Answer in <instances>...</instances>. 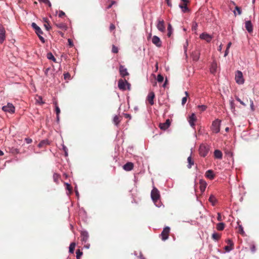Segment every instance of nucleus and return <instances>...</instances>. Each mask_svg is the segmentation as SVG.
<instances>
[{"instance_id": "nucleus-46", "label": "nucleus", "mask_w": 259, "mask_h": 259, "mask_svg": "<svg viewBox=\"0 0 259 259\" xmlns=\"http://www.w3.org/2000/svg\"><path fill=\"white\" fill-rule=\"evenodd\" d=\"M188 46V41L186 40L185 44L184 45V53L186 57H187V50Z\"/></svg>"}, {"instance_id": "nucleus-50", "label": "nucleus", "mask_w": 259, "mask_h": 259, "mask_svg": "<svg viewBox=\"0 0 259 259\" xmlns=\"http://www.w3.org/2000/svg\"><path fill=\"white\" fill-rule=\"evenodd\" d=\"M236 100L239 102L241 104L243 105L244 106H246V104L237 96L235 97Z\"/></svg>"}, {"instance_id": "nucleus-14", "label": "nucleus", "mask_w": 259, "mask_h": 259, "mask_svg": "<svg viewBox=\"0 0 259 259\" xmlns=\"http://www.w3.org/2000/svg\"><path fill=\"white\" fill-rule=\"evenodd\" d=\"M170 124V120L169 119H167L165 122L160 123L159 127L161 130H166L169 127Z\"/></svg>"}, {"instance_id": "nucleus-15", "label": "nucleus", "mask_w": 259, "mask_h": 259, "mask_svg": "<svg viewBox=\"0 0 259 259\" xmlns=\"http://www.w3.org/2000/svg\"><path fill=\"white\" fill-rule=\"evenodd\" d=\"M196 117L195 113H193L189 118V123L190 126L192 127H194L195 126V121H196Z\"/></svg>"}, {"instance_id": "nucleus-8", "label": "nucleus", "mask_w": 259, "mask_h": 259, "mask_svg": "<svg viewBox=\"0 0 259 259\" xmlns=\"http://www.w3.org/2000/svg\"><path fill=\"white\" fill-rule=\"evenodd\" d=\"M157 21V23L156 24V27L157 29L161 32H165V27L163 20L161 19L160 18H158Z\"/></svg>"}, {"instance_id": "nucleus-42", "label": "nucleus", "mask_w": 259, "mask_h": 259, "mask_svg": "<svg viewBox=\"0 0 259 259\" xmlns=\"http://www.w3.org/2000/svg\"><path fill=\"white\" fill-rule=\"evenodd\" d=\"M185 93L186 94V96L183 97L182 100V104L183 105H184L186 103L187 100V96H188V93L186 91Z\"/></svg>"}, {"instance_id": "nucleus-61", "label": "nucleus", "mask_w": 259, "mask_h": 259, "mask_svg": "<svg viewBox=\"0 0 259 259\" xmlns=\"http://www.w3.org/2000/svg\"><path fill=\"white\" fill-rule=\"evenodd\" d=\"M227 243H228L229 245H230L231 246H233L234 243H233V242L232 241V240H231L230 239H228V240H227Z\"/></svg>"}, {"instance_id": "nucleus-33", "label": "nucleus", "mask_w": 259, "mask_h": 259, "mask_svg": "<svg viewBox=\"0 0 259 259\" xmlns=\"http://www.w3.org/2000/svg\"><path fill=\"white\" fill-rule=\"evenodd\" d=\"M53 103L55 105V112H56V115H59L60 113V108L59 107V106L57 105V101H54L53 102Z\"/></svg>"}, {"instance_id": "nucleus-45", "label": "nucleus", "mask_w": 259, "mask_h": 259, "mask_svg": "<svg viewBox=\"0 0 259 259\" xmlns=\"http://www.w3.org/2000/svg\"><path fill=\"white\" fill-rule=\"evenodd\" d=\"M163 76L160 74H159L157 76V80L158 82H162L163 81Z\"/></svg>"}, {"instance_id": "nucleus-47", "label": "nucleus", "mask_w": 259, "mask_h": 259, "mask_svg": "<svg viewBox=\"0 0 259 259\" xmlns=\"http://www.w3.org/2000/svg\"><path fill=\"white\" fill-rule=\"evenodd\" d=\"M197 108L200 109L202 111H204L206 110L207 106L204 105H198Z\"/></svg>"}, {"instance_id": "nucleus-55", "label": "nucleus", "mask_w": 259, "mask_h": 259, "mask_svg": "<svg viewBox=\"0 0 259 259\" xmlns=\"http://www.w3.org/2000/svg\"><path fill=\"white\" fill-rule=\"evenodd\" d=\"M37 102L40 104L44 103V102L42 101V99L41 96L38 97V99L37 100Z\"/></svg>"}, {"instance_id": "nucleus-19", "label": "nucleus", "mask_w": 259, "mask_h": 259, "mask_svg": "<svg viewBox=\"0 0 259 259\" xmlns=\"http://www.w3.org/2000/svg\"><path fill=\"white\" fill-rule=\"evenodd\" d=\"M134 167V164L132 162H128L125 163L123 166V168L126 171H130L133 169Z\"/></svg>"}, {"instance_id": "nucleus-36", "label": "nucleus", "mask_w": 259, "mask_h": 259, "mask_svg": "<svg viewBox=\"0 0 259 259\" xmlns=\"http://www.w3.org/2000/svg\"><path fill=\"white\" fill-rule=\"evenodd\" d=\"M237 223L238 224V229H239L238 232H239V233H240L242 235L244 236L245 235V232L243 230V228L242 226L241 225H239L238 222H237Z\"/></svg>"}, {"instance_id": "nucleus-38", "label": "nucleus", "mask_w": 259, "mask_h": 259, "mask_svg": "<svg viewBox=\"0 0 259 259\" xmlns=\"http://www.w3.org/2000/svg\"><path fill=\"white\" fill-rule=\"evenodd\" d=\"M229 103H230V108H231V110L232 111H234L235 106L234 100L233 99L230 100L229 101Z\"/></svg>"}, {"instance_id": "nucleus-9", "label": "nucleus", "mask_w": 259, "mask_h": 259, "mask_svg": "<svg viewBox=\"0 0 259 259\" xmlns=\"http://www.w3.org/2000/svg\"><path fill=\"white\" fill-rule=\"evenodd\" d=\"M81 241L84 243H86L89 238V232L85 230H82L80 231Z\"/></svg>"}, {"instance_id": "nucleus-39", "label": "nucleus", "mask_w": 259, "mask_h": 259, "mask_svg": "<svg viewBox=\"0 0 259 259\" xmlns=\"http://www.w3.org/2000/svg\"><path fill=\"white\" fill-rule=\"evenodd\" d=\"M40 3H43L46 5H48L49 7H51L52 5L49 0H38Z\"/></svg>"}, {"instance_id": "nucleus-44", "label": "nucleus", "mask_w": 259, "mask_h": 259, "mask_svg": "<svg viewBox=\"0 0 259 259\" xmlns=\"http://www.w3.org/2000/svg\"><path fill=\"white\" fill-rule=\"evenodd\" d=\"M225 154L228 156V157L232 158L233 157V152L229 150H225Z\"/></svg>"}, {"instance_id": "nucleus-43", "label": "nucleus", "mask_w": 259, "mask_h": 259, "mask_svg": "<svg viewBox=\"0 0 259 259\" xmlns=\"http://www.w3.org/2000/svg\"><path fill=\"white\" fill-rule=\"evenodd\" d=\"M225 250L226 252H230L231 250L233 249V246H231L230 245L225 246L224 247Z\"/></svg>"}, {"instance_id": "nucleus-58", "label": "nucleus", "mask_w": 259, "mask_h": 259, "mask_svg": "<svg viewBox=\"0 0 259 259\" xmlns=\"http://www.w3.org/2000/svg\"><path fill=\"white\" fill-rule=\"evenodd\" d=\"M68 45L70 47L73 46V43L71 39H70V38L68 39Z\"/></svg>"}, {"instance_id": "nucleus-49", "label": "nucleus", "mask_w": 259, "mask_h": 259, "mask_svg": "<svg viewBox=\"0 0 259 259\" xmlns=\"http://www.w3.org/2000/svg\"><path fill=\"white\" fill-rule=\"evenodd\" d=\"M62 149H63V150L64 151V152L65 153V157H67L68 155V149L64 144L62 145Z\"/></svg>"}, {"instance_id": "nucleus-1", "label": "nucleus", "mask_w": 259, "mask_h": 259, "mask_svg": "<svg viewBox=\"0 0 259 259\" xmlns=\"http://www.w3.org/2000/svg\"><path fill=\"white\" fill-rule=\"evenodd\" d=\"M151 198L156 207H160L161 206L162 203L159 201L160 198L159 191L155 187H154L151 191Z\"/></svg>"}, {"instance_id": "nucleus-26", "label": "nucleus", "mask_w": 259, "mask_h": 259, "mask_svg": "<svg viewBox=\"0 0 259 259\" xmlns=\"http://www.w3.org/2000/svg\"><path fill=\"white\" fill-rule=\"evenodd\" d=\"M113 122L116 126H117L118 125L119 123L120 122V120L119 119L118 116L115 115L114 116L113 119Z\"/></svg>"}, {"instance_id": "nucleus-13", "label": "nucleus", "mask_w": 259, "mask_h": 259, "mask_svg": "<svg viewBox=\"0 0 259 259\" xmlns=\"http://www.w3.org/2000/svg\"><path fill=\"white\" fill-rule=\"evenodd\" d=\"M119 70L120 75L122 77H124L125 76L128 75V73L127 71V69L124 66L120 65L119 66Z\"/></svg>"}, {"instance_id": "nucleus-6", "label": "nucleus", "mask_w": 259, "mask_h": 259, "mask_svg": "<svg viewBox=\"0 0 259 259\" xmlns=\"http://www.w3.org/2000/svg\"><path fill=\"white\" fill-rule=\"evenodd\" d=\"M2 109L6 112H9L10 113H13L15 112V108L14 105L10 103H8L7 105L2 107Z\"/></svg>"}, {"instance_id": "nucleus-63", "label": "nucleus", "mask_w": 259, "mask_h": 259, "mask_svg": "<svg viewBox=\"0 0 259 259\" xmlns=\"http://www.w3.org/2000/svg\"><path fill=\"white\" fill-rule=\"evenodd\" d=\"M124 117H125L126 118L131 119V118H132V116H131V115L130 114H128V113H124Z\"/></svg>"}, {"instance_id": "nucleus-7", "label": "nucleus", "mask_w": 259, "mask_h": 259, "mask_svg": "<svg viewBox=\"0 0 259 259\" xmlns=\"http://www.w3.org/2000/svg\"><path fill=\"white\" fill-rule=\"evenodd\" d=\"M170 232V228L169 227H165L163 228L160 236H161V239L163 241H165L168 239L169 236V233Z\"/></svg>"}, {"instance_id": "nucleus-21", "label": "nucleus", "mask_w": 259, "mask_h": 259, "mask_svg": "<svg viewBox=\"0 0 259 259\" xmlns=\"http://www.w3.org/2000/svg\"><path fill=\"white\" fill-rule=\"evenodd\" d=\"M214 156L215 158L221 159L223 157V154L220 150H215L214 151Z\"/></svg>"}, {"instance_id": "nucleus-22", "label": "nucleus", "mask_w": 259, "mask_h": 259, "mask_svg": "<svg viewBox=\"0 0 259 259\" xmlns=\"http://www.w3.org/2000/svg\"><path fill=\"white\" fill-rule=\"evenodd\" d=\"M217 64L216 62H212L210 68V72L212 74L215 73L217 71Z\"/></svg>"}, {"instance_id": "nucleus-32", "label": "nucleus", "mask_w": 259, "mask_h": 259, "mask_svg": "<svg viewBox=\"0 0 259 259\" xmlns=\"http://www.w3.org/2000/svg\"><path fill=\"white\" fill-rule=\"evenodd\" d=\"M56 26L60 29L66 30L67 26L65 24L63 23H60L56 24Z\"/></svg>"}, {"instance_id": "nucleus-31", "label": "nucleus", "mask_w": 259, "mask_h": 259, "mask_svg": "<svg viewBox=\"0 0 259 259\" xmlns=\"http://www.w3.org/2000/svg\"><path fill=\"white\" fill-rule=\"evenodd\" d=\"M225 227V224L224 223L221 222L218 223L217 225V229L219 231L223 230Z\"/></svg>"}, {"instance_id": "nucleus-16", "label": "nucleus", "mask_w": 259, "mask_h": 259, "mask_svg": "<svg viewBox=\"0 0 259 259\" xmlns=\"http://www.w3.org/2000/svg\"><path fill=\"white\" fill-rule=\"evenodd\" d=\"M155 98V94L153 92H150L147 96V100L150 104L153 105L154 104V98Z\"/></svg>"}, {"instance_id": "nucleus-30", "label": "nucleus", "mask_w": 259, "mask_h": 259, "mask_svg": "<svg viewBox=\"0 0 259 259\" xmlns=\"http://www.w3.org/2000/svg\"><path fill=\"white\" fill-rule=\"evenodd\" d=\"M188 164L187 165V167L188 168H190L192 167V166L194 164V161L192 159L191 156H189L187 159Z\"/></svg>"}, {"instance_id": "nucleus-3", "label": "nucleus", "mask_w": 259, "mask_h": 259, "mask_svg": "<svg viewBox=\"0 0 259 259\" xmlns=\"http://www.w3.org/2000/svg\"><path fill=\"white\" fill-rule=\"evenodd\" d=\"M221 123V121L219 119H216L212 122L211 130L213 133L218 134L220 132Z\"/></svg>"}, {"instance_id": "nucleus-2", "label": "nucleus", "mask_w": 259, "mask_h": 259, "mask_svg": "<svg viewBox=\"0 0 259 259\" xmlns=\"http://www.w3.org/2000/svg\"><path fill=\"white\" fill-rule=\"evenodd\" d=\"M118 87L121 91H125L126 89L130 90L131 84L126 80L120 79L118 80Z\"/></svg>"}, {"instance_id": "nucleus-18", "label": "nucleus", "mask_w": 259, "mask_h": 259, "mask_svg": "<svg viewBox=\"0 0 259 259\" xmlns=\"http://www.w3.org/2000/svg\"><path fill=\"white\" fill-rule=\"evenodd\" d=\"M245 28L248 32H251L253 30L252 24L251 21H246L245 23Z\"/></svg>"}, {"instance_id": "nucleus-57", "label": "nucleus", "mask_w": 259, "mask_h": 259, "mask_svg": "<svg viewBox=\"0 0 259 259\" xmlns=\"http://www.w3.org/2000/svg\"><path fill=\"white\" fill-rule=\"evenodd\" d=\"M197 26H198V25L196 22L193 23V26H192V30H196L197 28Z\"/></svg>"}, {"instance_id": "nucleus-20", "label": "nucleus", "mask_w": 259, "mask_h": 259, "mask_svg": "<svg viewBox=\"0 0 259 259\" xmlns=\"http://www.w3.org/2000/svg\"><path fill=\"white\" fill-rule=\"evenodd\" d=\"M205 177L210 179V180H213L214 178V175L213 174V171L212 170L209 169L206 171Z\"/></svg>"}, {"instance_id": "nucleus-12", "label": "nucleus", "mask_w": 259, "mask_h": 259, "mask_svg": "<svg viewBox=\"0 0 259 259\" xmlns=\"http://www.w3.org/2000/svg\"><path fill=\"white\" fill-rule=\"evenodd\" d=\"M152 42L157 47H160L162 46V42L160 38L156 35H154L152 37Z\"/></svg>"}, {"instance_id": "nucleus-5", "label": "nucleus", "mask_w": 259, "mask_h": 259, "mask_svg": "<svg viewBox=\"0 0 259 259\" xmlns=\"http://www.w3.org/2000/svg\"><path fill=\"white\" fill-rule=\"evenodd\" d=\"M235 80L239 84H242L244 82L242 72L241 71L237 70L235 73Z\"/></svg>"}, {"instance_id": "nucleus-60", "label": "nucleus", "mask_w": 259, "mask_h": 259, "mask_svg": "<svg viewBox=\"0 0 259 259\" xmlns=\"http://www.w3.org/2000/svg\"><path fill=\"white\" fill-rule=\"evenodd\" d=\"M115 28V26H114V24H111L110 25L109 29H110V30L111 31H112V30H113Z\"/></svg>"}, {"instance_id": "nucleus-51", "label": "nucleus", "mask_w": 259, "mask_h": 259, "mask_svg": "<svg viewBox=\"0 0 259 259\" xmlns=\"http://www.w3.org/2000/svg\"><path fill=\"white\" fill-rule=\"evenodd\" d=\"M202 182H203L201 180L200 181V183L201 184V186L200 187V190H201V191H204L205 190V188H206V184L205 183L204 185L203 186L202 185Z\"/></svg>"}, {"instance_id": "nucleus-62", "label": "nucleus", "mask_w": 259, "mask_h": 259, "mask_svg": "<svg viewBox=\"0 0 259 259\" xmlns=\"http://www.w3.org/2000/svg\"><path fill=\"white\" fill-rule=\"evenodd\" d=\"M44 26L47 30H49L51 28V26L49 24H45Z\"/></svg>"}, {"instance_id": "nucleus-54", "label": "nucleus", "mask_w": 259, "mask_h": 259, "mask_svg": "<svg viewBox=\"0 0 259 259\" xmlns=\"http://www.w3.org/2000/svg\"><path fill=\"white\" fill-rule=\"evenodd\" d=\"M250 250H251V251L252 252V253H254L255 251H256V247H255V246L254 245H252L250 247Z\"/></svg>"}, {"instance_id": "nucleus-27", "label": "nucleus", "mask_w": 259, "mask_h": 259, "mask_svg": "<svg viewBox=\"0 0 259 259\" xmlns=\"http://www.w3.org/2000/svg\"><path fill=\"white\" fill-rule=\"evenodd\" d=\"M65 185L66 186V189L68 191V192H67V194L68 195L70 194L72 192V187L71 186V185L68 183H65Z\"/></svg>"}, {"instance_id": "nucleus-35", "label": "nucleus", "mask_w": 259, "mask_h": 259, "mask_svg": "<svg viewBox=\"0 0 259 259\" xmlns=\"http://www.w3.org/2000/svg\"><path fill=\"white\" fill-rule=\"evenodd\" d=\"M184 6H182V5H179V7L182 9L183 12L185 13L187 11H189V9L187 6V4H184Z\"/></svg>"}, {"instance_id": "nucleus-52", "label": "nucleus", "mask_w": 259, "mask_h": 259, "mask_svg": "<svg viewBox=\"0 0 259 259\" xmlns=\"http://www.w3.org/2000/svg\"><path fill=\"white\" fill-rule=\"evenodd\" d=\"M24 140H25V142L28 144L31 143L32 142V139L29 138H26Z\"/></svg>"}, {"instance_id": "nucleus-4", "label": "nucleus", "mask_w": 259, "mask_h": 259, "mask_svg": "<svg viewBox=\"0 0 259 259\" xmlns=\"http://www.w3.org/2000/svg\"><path fill=\"white\" fill-rule=\"evenodd\" d=\"M209 150V146L207 145L202 144L199 146V152L201 156L205 157L207 155Z\"/></svg>"}, {"instance_id": "nucleus-34", "label": "nucleus", "mask_w": 259, "mask_h": 259, "mask_svg": "<svg viewBox=\"0 0 259 259\" xmlns=\"http://www.w3.org/2000/svg\"><path fill=\"white\" fill-rule=\"evenodd\" d=\"M192 57L193 61H197L199 59V55L197 53L194 52V53H192Z\"/></svg>"}, {"instance_id": "nucleus-24", "label": "nucleus", "mask_w": 259, "mask_h": 259, "mask_svg": "<svg viewBox=\"0 0 259 259\" xmlns=\"http://www.w3.org/2000/svg\"><path fill=\"white\" fill-rule=\"evenodd\" d=\"M209 201L211 203V204L213 206H214L217 200L214 195H211L209 198Z\"/></svg>"}, {"instance_id": "nucleus-25", "label": "nucleus", "mask_w": 259, "mask_h": 259, "mask_svg": "<svg viewBox=\"0 0 259 259\" xmlns=\"http://www.w3.org/2000/svg\"><path fill=\"white\" fill-rule=\"evenodd\" d=\"M47 58L49 60H52L54 62H56V59L51 52L48 53L47 54Z\"/></svg>"}, {"instance_id": "nucleus-64", "label": "nucleus", "mask_w": 259, "mask_h": 259, "mask_svg": "<svg viewBox=\"0 0 259 259\" xmlns=\"http://www.w3.org/2000/svg\"><path fill=\"white\" fill-rule=\"evenodd\" d=\"M69 76H70V74L68 72L64 74V77L65 79L67 78Z\"/></svg>"}, {"instance_id": "nucleus-23", "label": "nucleus", "mask_w": 259, "mask_h": 259, "mask_svg": "<svg viewBox=\"0 0 259 259\" xmlns=\"http://www.w3.org/2000/svg\"><path fill=\"white\" fill-rule=\"evenodd\" d=\"M173 28L171 25L170 23L168 24L167 26V35L168 37H170L172 33Z\"/></svg>"}, {"instance_id": "nucleus-29", "label": "nucleus", "mask_w": 259, "mask_h": 259, "mask_svg": "<svg viewBox=\"0 0 259 259\" xmlns=\"http://www.w3.org/2000/svg\"><path fill=\"white\" fill-rule=\"evenodd\" d=\"M76 245L75 242H71L69 247V252L70 253H73L74 252V248Z\"/></svg>"}, {"instance_id": "nucleus-48", "label": "nucleus", "mask_w": 259, "mask_h": 259, "mask_svg": "<svg viewBox=\"0 0 259 259\" xmlns=\"http://www.w3.org/2000/svg\"><path fill=\"white\" fill-rule=\"evenodd\" d=\"M112 52L114 54H116L118 52V48L114 45H112Z\"/></svg>"}, {"instance_id": "nucleus-40", "label": "nucleus", "mask_w": 259, "mask_h": 259, "mask_svg": "<svg viewBox=\"0 0 259 259\" xmlns=\"http://www.w3.org/2000/svg\"><path fill=\"white\" fill-rule=\"evenodd\" d=\"M76 259H80V256L82 255V252L80 249H77L76 251Z\"/></svg>"}, {"instance_id": "nucleus-37", "label": "nucleus", "mask_w": 259, "mask_h": 259, "mask_svg": "<svg viewBox=\"0 0 259 259\" xmlns=\"http://www.w3.org/2000/svg\"><path fill=\"white\" fill-rule=\"evenodd\" d=\"M220 237V236L217 233L214 232L212 235V238L215 241H218Z\"/></svg>"}, {"instance_id": "nucleus-11", "label": "nucleus", "mask_w": 259, "mask_h": 259, "mask_svg": "<svg viewBox=\"0 0 259 259\" xmlns=\"http://www.w3.org/2000/svg\"><path fill=\"white\" fill-rule=\"evenodd\" d=\"M199 37L201 39L205 40L207 42H210L212 38L211 35L205 32L202 33Z\"/></svg>"}, {"instance_id": "nucleus-10", "label": "nucleus", "mask_w": 259, "mask_h": 259, "mask_svg": "<svg viewBox=\"0 0 259 259\" xmlns=\"http://www.w3.org/2000/svg\"><path fill=\"white\" fill-rule=\"evenodd\" d=\"M6 39V30L3 26L0 25V43L3 44Z\"/></svg>"}, {"instance_id": "nucleus-59", "label": "nucleus", "mask_w": 259, "mask_h": 259, "mask_svg": "<svg viewBox=\"0 0 259 259\" xmlns=\"http://www.w3.org/2000/svg\"><path fill=\"white\" fill-rule=\"evenodd\" d=\"M217 220H218L219 221H222V218L221 214V213H219V212H218V213Z\"/></svg>"}, {"instance_id": "nucleus-53", "label": "nucleus", "mask_w": 259, "mask_h": 259, "mask_svg": "<svg viewBox=\"0 0 259 259\" xmlns=\"http://www.w3.org/2000/svg\"><path fill=\"white\" fill-rule=\"evenodd\" d=\"M235 10H236L237 11V13H238V15H241V14L242 11H241V8L240 7H239L238 6H236L235 7Z\"/></svg>"}, {"instance_id": "nucleus-56", "label": "nucleus", "mask_w": 259, "mask_h": 259, "mask_svg": "<svg viewBox=\"0 0 259 259\" xmlns=\"http://www.w3.org/2000/svg\"><path fill=\"white\" fill-rule=\"evenodd\" d=\"M65 15V13L63 11H59L58 16L60 18L62 17L63 16Z\"/></svg>"}, {"instance_id": "nucleus-28", "label": "nucleus", "mask_w": 259, "mask_h": 259, "mask_svg": "<svg viewBox=\"0 0 259 259\" xmlns=\"http://www.w3.org/2000/svg\"><path fill=\"white\" fill-rule=\"evenodd\" d=\"M49 140L47 139H46V140H42L41 141H40L38 145V147L39 148H41L45 145H49Z\"/></svg>"}, {"instance_id": "nucleus-41", "label": "nucleus", "mask_w": 259, "mask_h": 259, "mask_svg": "<svg viewBox=\"0 0 259 259\" xmlns=\"http://www.w3.org/2000/svg\"><path fill=\"white\" fill-rule=\"evenodd\" d=\"M59 177L60 176L56 174V173H54V175H53V180H54V181L56 183H58V179L59 178Z\"/></svg>"}, {"instance_id": "nucleus-17", "label": "nucleus", "mask_w": 259, "mask_h": 259, "mask_svg": "<svg viewBox=\"0 0 259 259\" xmlns=\"http://www.w3.org/2000/svg\"><path fill=\"white\" fill-rule=\"evenodd\" d=\"M31 26L35 30L36 34H43V31H42L41 28L38 26H37L35 23H32Z\"/></svg>"}]
</instances>
